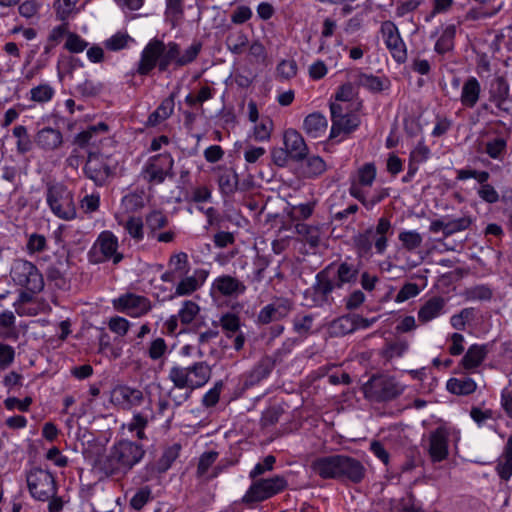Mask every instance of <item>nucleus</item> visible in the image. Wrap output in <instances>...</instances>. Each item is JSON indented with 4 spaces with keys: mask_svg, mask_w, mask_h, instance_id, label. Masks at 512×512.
I'll return each instance as SVG.
<instances>
[{
    "mask_svg": "<svg viewBox=\"0 0 512 512\" xmlns=\"http://www.w3.org/2000/svg\"><path fill=\"white\" fill-rule=\"evenodd\" d=\"M203 48L200 40H194L181 53V46L175 41L165 43L158 38H152L140 52V59L132 70V75L149 76L155 68L159 73L168 71L171 65L181 68L192 64Z\"/></svg>",
    "mask_w": 512,
    "mask_h": 512,
    "instance_id": "nucleus-1",
    "label": "nucleus"
},
{
    "mask_svg": "<svg viewBox=\"0 0 512 512\" xmlns=\"http://www.w3.org/2000/svg\"><path fill=\"white\" fill-rule=\"evenodd\" d=\"M360 267L361 260L356 264L348 260L328 264L316 274L315 282L305 291V297L311 294L314 306L330 305L333 302L331 294L334 290L357 283Z\"/></svg>",
    "mask_w": 512,
    "mask_h": 512,
    "instance_id": "nucleus-2",
    "label": "nucleus"
},
{
    "mask_svg": "<svg viewBox=\"0 0 512 512\" xmlns=\"http://www.w3.org/2000/svg\"><path fill=\"white\" fill-rule=\"evenodd\" d=\"M145 455L141 441L122 438L114 441L108 452L97 460L96 468L106 477L120 479L141 463Z\"/></svg>",
    "mask_w": 512,
    "mask_h": 512,
    "instance_id": "nucleus-3",
    "label": "nucleus"
},
{
    "mask_svg": "<svg viewBox=\"0 0 512 512\" xmlns=\"http://www.w3.org/2000/svg\"><path fill=\"white\" fill-rule=\"evenodd\" d=\"M310 468L323 480H337L344 484H361L367 475L364 464L346 454L317 457L311 462Z\"/></svg>",
    "mask_w": 512,
    "mask_h": 512,
    "instance_id": "nucleus-4",
    "label": "nucleus"
},
{
    "mask_svg": "<svg viewBox=\"0 0 512 512\" xmlns=\"http://www.w3.org/2000/svg\"><path fill=\"white\" fill-rule=\"evenodd\" d=\"M358 87L354 82H345L337 87L333 98L337 102H331L330 114L332 125L330 128H358L361 124L360 110L363 102L358 98Z\"/></svg>",
    "mask_w": 512,
    "mask_h": 512,
    "instance_id": "nucleus-5",
    "label": "nucleus"
},
{
    "mask_svg": "<svg viewBox=\"0 0 512 512\" xmlns=\"http://www.w3.org/2000/svg\"><path fill=\"white\" fill-rule=\"evenodd\" d=\"M406 385L393 375L376 373L370 376L362 385L364 398L371 403H388L399 398L405 391Z\"/></svg>",
    "mask_w": 512,
    "mask_h": 512,
    "instance_id": "nucleus-6",
    "label": "nucleus"
},
{
    "mask_svg": "<svg viewBox=\"0 0 512 512\" xmlns=\"http://www.w3.org/2000/svg\"><path fill=\"white\" fill-rule=\"evenodd\" d=\"M212 369L205 361L194 362L187 367L174 365L170 368L168 378L175 388L198 389L210 380Z\"/></svg>",
    "mask_w": 512,
    "mask_h": 512,
    "instance_id": "nucleus-7",
    "label": "nucleus"
},
{
    "mask_svg": "<svg viewBox=\"0 0 512 512\" xmlns=\"http://www.w3.org/2000/svg\"><path fill=\"white\" fill-rule=\"evenodd\" d=\"M490 107L491 113L499 118L498 122L504 128L512 125V100L510 99V86L504 76H496L490 82Z\"/></svg>",
    "mask_w": 512,
    "mask_h": 512,
    "instance_id": "nucleus-8",
    "label": "nucleus"
},
{
    "mask_svg": "<svg viewBox=\"0 0 512 512\" xmlns=\"http://www.w3.org/2000/svg\"><path fill=\"white\" fill-rule=\"evenodd\" d=\"M46 201L52 213L59 219L70 221L76 218L74 196L65 184L61 182L48 183Z\"/></svg>",
    "mask_w": 512,
    "mask_h": 512,
    "instance_id": "nucleus-9",
    "label": "nucleus"
},
{
    "mask_svg": "<svg viewBox=\"0 0 512 512\" xmlns=\"http://www.w3.org/2000/svg\"><path fill=\"white\" fill-rule=\"evenodd\" d=\"M27 488L31 497L37 501H48L57 494L56 476L48 467L34 466L26 472Z\"/></svg>",
    "mask_w": 512,
    "mask_h": 512,
    "instance_id": "nucleus-10",
    "label": "nucleus"
},
{
    "mask_svg": "<svg viewBox=\"0 0 512 512\" xmlns=\"http://www.w3.org/2000/svg\"><path fill=\"white\" fill-rule=\"evenodd\" d=\"M288 487L287 479L282 475H274L270 478L254 479L241 502L249 507L256 503L268 500L283 492Z\"/></svg>",
    "mask_w": 512,
    "mask_h": 512,
    "instance_id": "nucleus-11",
    "label": "nucleus"
},
{
    "mask_svg": "<svg viewBox=\"0 0 512 512\" xmlns=\"http://www.w3.org/2000/svg\"><path fill=\"white\" fill-rule=\"evenodd\" d=\"M450 437L455 442L459 441L460 430L447 422L441 423L429 433L427 453L432 463H440L448 458Z\"/></svg>",
    "mask_w": 512,
    "mask_h": 512,
    "instance_id": "nucleus-12",
    "label": "nucleus"
},
{
    "mask_svg": "<svg viewBox=\"0 0 512 512\" xmlns=\"http://www.w3.org/2000/svg\"><path fill=\"white\" fill-rule=\"evenodd\" d=\"M118 247L117 236L112 231L104 230L98 235L93 247L88 251V260L92 264L112 261L114 265H117L124 259V255L118 251Z\"/></svg>",
    "mask_w": 512,
    "mask_h": 512,
    "instance_id": "nucleus-13",
    "label": "nucleus"
},
{
    "mask_svg": "<svg viewBox=\"0 0 512 512\" xmlns=\"http://www.w3.org/2000/svg\"><path fill=\"white\" fill-rule=\"evenodd\" d=\"M174 159L170 153L151 156L143 165L140 177L150 186L164 183L166 178H174Z\"/></svg>",
    "mask_w": 512,
    "mask_h": 512,
    "instance_id": "nucleus-14",
    "label": "nucleus"
},
{
    "mask_svg": "<svg viewBox=\"0 0 512 512\" xmlns=\"http://www.w3.org/2000/svg\"><path fill=\"white\" fill-rule=\"evenodd\" d=\"M118 162L110 155L89 152L83 171L97 186H103L115 174Z\"/></svg>",
    "mask_w": 512,
    "mask_h": 512,
    "instance_id": "nucleus-15",
    "label": "nucleus"
},
{
    "mask_svg": "<svg viewBox=\"0 0 512 512\" xmlns=\"http://www.w3.org/2000/svg\"><path fill=\"white\" fill-rule=\"evenodd\" d=\"M10 274L14 283L23 289L41 292L44 288L43 275L38 267L28 260H15Z\"/></svg>",
    "mask_w": 512,
    "mask_h": 512,
    "instance_id": "nucleus-16",
    "label": "nucleus"
},
{
    "mask_svg": "<svg viewBox=\"0 0 512 512\" xmlns=\"http://www.w3.org/2000/svg\"><path fill=\"white\" fill-rule=\"evenodd\" d=\"M113 308L132 318L142 317L152 309L149 298L132 292H127L112 300Z\"/></svg>",
    "mask_w": 512,
    "mask_h": 512,
    "instance_id": "nucleus-17",
    "label": "nucleus"
},
{
    "mask_svg": "<svg viewBox=\"0 0 512 512\" xmlns=\"http://www.w3.org/2000/svg\"><path fill=\"white\" fill-rule=\"evenodd\" d=\"M383 42L397 64L407 60V46L397 25L390 20L384 21L380 28Z\"/></svg>",
    "mask_w": 512,
    "mask_h": 512,
    "instance_id": "nucleus-18",
    "label": "nucleus"
},
{
    "mask_svg": "<svg viewBox=\"0 0 512 512\" xmlns=\"http://www.w3.org/2000/svg\"><path fill=\"white\" fill-rule=\"evenodd\" d=\"M294 308L290 298L278 297L273 302L261 308L257 315L256 322L260 325H267L272 322L286 318Z\"/></svg>",
    "mask_w": 512,
    "mask_h": 512,
    "instance_id": "nucleus-19",
    "label": "nucleus"
},
{
    "mask_svg": "<svg viewBox=\"0 0 512 512\" xmlns=\"http://www.w3.org/2000/svg\"><path fill=\"white\" fill-rule=\"evenodd\" d=\"M144 401L143 392L127 384H118L111 391V402L123 410L140 406Z\"/></svg>",
    "mask_w": 512,
    "mask_h": 512,
    "instance_id": "nucleus-20",
    "label": "nucleus"
},
{
    "mask_svg": "<svg viewBox=\"0 0 512 512\" xmlns=\"http://www.w3.org/2000/svg\"><path fill=\"white\" fill-rule=\"evenodd\" d=\"M275 366V360H273L271 356L262 357L252 369L244 375L242 389L247 390L258 385L261 381L270 376Z\"/></svg>",
    "mask_w": 512,
    "mask_h": 512,
    "instance_id": "nucleus-21",
    "label": "nucleus"
},
{
    "mask_svg": "<svg viewBox=\"0 0 512 512\" xmlns=\"http://www.w3.org/2000/svg\"><path fill=\"white\" fill-rule=\"evenodd\" d=\"M438 35L436 42L434 44V52L437 55L445 56L448 53H451L455 49V40L457 35V25L454 23H449L441 26V29H436L431 33V38Z\"/></svg>",
    "mask_w": 512,
    "mask_h": 512,
    "instance_id": "nucleus-22",
    "label": "nucleus"
},
{
    "mask_svg": "<svg viewBox=\"0 0 512 512\" xmlns=\"http://www.w3.org/2000/svg\"><path fill=\"white\" fill-rule=\"evenodd\" d=\"M156 418L155 412L153 411L151 400H149L148 406H145L141 411L133 413L131 420L126 424L129 432L135 433L138 441L147 440L145 429L149 422Z\"/></svg>",
    "mask_w": 512,
    "mask_h": 512,
    "instance_id": "nucleus-23",
    "label": "nucleus"
},
{
    "mask_svg": "<svg viewBox=\"0 0 512 512\" xmlns=\"http://www.w3.org/2000/svg\"><path fill=\"white\" fill-rule=\"evenodd\" d=\"M297 171L299 177L308 180H315L321 177L327 170V164L319 155L304 156L299 160Z\"/></svg>",
    "mask_w": 512,
    "mask_h": 512,
    "instance_id": "nucleus-24",
    "label": "nucleus"
},
{
    "mask_svg": "<svg viewBox=\"0 0 512 512\" xmlns=\"http://www.w3.org/2000/svg\"><path fill=\"white\" fill-rule=\"evenodd\" d=\"M283 144L290 154L292 162H299L309 152L308 146L298 130H284Z\"/></svg>",
    "mask_w": 512,
    "mask_h": 512,
    "instance_id": "nucleus-25",
    "label": "nucleus"
},
{
    "mask_svg": "<svg viewBox=\"0 0 512 512\" xmlns=\"http://www.w3.org/2000/svg\"><path fill=\"white\" fill-rule=\"evenodd\" d=\"M212 290L218 292L221 296L237 297L243 295L247 287L244 282L231 275L218 276L212 283Z\"/></svg>",
    "mask_w": 512,
    "mask_h": 512,
    "instance_id": "nucleus-26",
    "label": "nucleus"
},
{
    "mask_svg": "<svg viewBox=\"0 0 512 512\" xmlns=\"http://www.w3.org/2000/svg\"><path fill=\"white\" fill-rule=\"evenodd\" d=\"M490 347L491 343L470 345L459 362V367L468 372L476 370L486 359Z\"/></svg>",
    "mask_w": 512,
    "mask_h": 512,
    "instance_id": "nucleus-27",
    "label": "nucleus"
},
{
    "mask_svg": "<svg viewBox=\"0 0 512 512\" xmlns=\"http://www.w3.org/2000/svg\"><path fill=\"white\" fill-rule=\"evenodd\" d=\"M353 79L358 88L362 87L373 94L381 93L390 87V81L387 77L366 73L361 69L355 71Z\"/></svg>",
    "mask_w": 512,
    "mask_h": 512,
    "instance_id": "nucleus-28",
    "label": "nucleus"
},
{
    "mask_svg": "<svg viewBox=\"0 0 512 512\" xmlns=\"http://www.w3.org/2000/svg\"><path fill=\"white\" fill-rule=\"evenodd\" d=\"M181 448V444L179 443H174L171 446L166 447L156 463L150 462L145 466V471L147 473L156 472L158 474L167 472L179 457Z\"/></svg>",
    "mask_w": 512,
    "mask_h": 512,
    "instance_id": "nucleus-29",
    "label": "nucleus"
},
{
    "mask_svg": "<svg viewBox=\"0 0 512 512\" xmlns=\"http://www.w3.org/2000/svg\"><path fill=\"white\" fill-rule=\"evenodd\" d=\"M217 183L220 193L225 197H230L239 190L238 174L232 167L217 169Z\"/></svg>",
    "mask_w": 512,
    "mask_h": 512,
    "instance_id": "nucleus-30",
    "label": "nucleus"
},
{
    "mask_svg": "<svg viewBox=\"0 0 512 512\" xmlns=\"http://www.w3.org/2000/svg\"><path fill=\"white\" fill-rule=\"evenodd\" d=\"M445 307V300L441 296H433L429 298L418 311V321L426 324L440 316Z\"/></svg>",
    "mask_w": 512,
    "mask_h": 512,
    "instance_id": "nucleus-31",
    "label": "nucleus"
},
{
    "mask_svg": "<svg viewBox=\"0 0 512 512\" xmlns=\"http://www.w3.org/2000/svg\"><path fill=\"white\" fill-rule=\"evenodd\" d=\"M495 472L500 480L508 482L512 477V435L504 445L503 452L497 460Z\"/></svg>",
    "mask_w": 512,
    "mask_h": 512,
    "instance_id": "nucleus-32",
    "label": "nucleus"
},
{
    "mask_svg": "<svg viewBox=\"0 0 512 512\" xmlns=\"http://www.w3.org/2000/svg\"><path fill=\"white\" fill-rule=\"evenodd\" d=\"M481 93V85L474 76H469L463 83L460 102L465 108L476 106Z\"/></svg>",
    "mask_w": 512,
    "mask_h": 512,
    "instance_id": "nucleus-33",
    "label": "nucleus"
},
{
    "mask_svg": "<svg viewBox=\"0 0 512 512\" xmlns=\"http://www.w3.org/2000/svg\"><path fill=\"white\" fill-rule=\"evenodd\" d=\"M377 169L373 162L364 163L356 171L354 177L350 178V186H356L358 189L362 187H371L376 179Z\"/></svg>",
    "mask_w": 512,
    "mask_h": 512,
    "instance_id": "nucleus-34",
    "label": "nucleus"
},
{
    "mask_svg": "<svg viewBox=\"0 0 512 512\" xmlns=\"http://www.w3.org/2000/svg\"><path fill=\"white\" fill-rule=\"evenodd\" d=\"M69 257L58 259L55 263L48 266L46 276L48 281L53 282L54 285L63 289L67 285L66 273L68 268Z\"/></svg>",
    "mask_w": 512,
    "mask_h": 512,
    "instance_id": "nucleus-35",
    "label": "nucleus"
},
{
    "mask_svg": "<svg viewBox=\"0 0 512 512\" xmlns=\"http://www.w3.org/2000/svg\"><path fill=\"white\" fill-rule=\"evenodd\" d=\"M349 194L354 199L358 200L367 210H371L374 206L382 202L389 196L388 188H380L375 191L371 198H366V195L362 189L356 188V186H350Z\"/></svg>",
    "mask_w": 512,
    "mask_h": 512,
    "instance_id": "nucleus-36",
    "label": "nucleus"
},
{
    "mask_svg": "<svg viewBox=\"0 0 512 512\" xmlns=\"http://www.w3.org/2000/svg\"><path fill=\"white\" fill-rule=\"evenodd\" d=\"M200 312V306L192 301V300H185L182 304V307L180 308L178 312V317L180 320L181 325H189L193 323V321H196L195 323V330L200 329L201 326H204V321H198L197 316Z\"/></svg>",
    "mask_w": 512,
    "mask_h": 512,
    "instance_id": "nucleus-37",
    "label": "nucleus"
},
{
    "mask_svg": "<svg viewBox=\"0 0 512 512\" xmlns=\"http://www.w3.org/2000/svg\"><path fill=\"white\" fill-rule=\"evenodd\" d=\"M390 506L392 512H426L423 504L417 500L412 491H409L406 497L399 500L391 499Z\"/></svg>",
    "mask_w": 512,
    "mask_h": 512,
    "instance_id": "nucleus-38",
    "label": "nucleus"
},
{
    "mask_svg": "<svg viewBox=\"0 0 512 512\" xmlns=\"http://www.w3.org/2000/svg\"><path fill=\"white\" fill-rule=\"evenodd\" d=\"M63 142L61 130H38L35 143L43 150H54Z\"/></svg>",
    "mask_w": 512,
    "mask_h": 512,
    "instance_id": "nucleus-39",
    "label": "nucleus"
},
{
    "mask_svg": "<svg viewBox=\"0 0 512 512\" xmlns=\"http://www.w3.org/2000/svg\"><path fill=\"white\" fill-rule=\"evenodd\" d=\"M446 389L454 395L466 396L476 391L477 384L470 377L450 378L446 383Z\"/></svg>",
    "mask_w": 512,
    "mask_h": 512,
    "instance_id": "nucleus-40",
    "label": "nucleus"
},
{
    "mask_svg": "<svg viewBox=\"0 0 512 512\" xmlns=\"http://www.w3.org/2000/svg\"><path fill=\"white\" fill-rule=\"evenodd\" d=\"M356 331L352 313L340 316L329 324V333L332 337H343Z\"/></svg>",
    "mask_w": 512,
    "mask_h": 512,
    "instance_id": "nucleus-41",
    "label": "nucleus"
},
{
    "mask_svg": "<svg viewBox=\"0 0 512 512\" xmlns=\"http://www.w3.org/2000/svg\"><path fill=\"white\" fill-rule=\"evenodd\" d=\"M15 321L13 312L6 310L0 313V339L16 341L19 338Z\"/></svg>",
    "mask_w": 512,
    "mask_h": 512,
    "instance_id": "nucleus-42",
    "label": "nucleus"
},
{
    "mask_svg": "<svg viewBox=\"0 0 512 512\" xmlns=\"http://www.w3.org/2000/svg\"><path fill=\"white\" fill-rule=\"evenodd\" d=\"M146 227L148 230V237L156 236V233L167 227L169 219L162 210H152L145 216Z\"/></svg>",
    "mask_w": 512,
    "mask_h": 512,
    "instance_id": "nucleus-43",
    "label": "nucleus"
},
{
    "mask_svg": "<svg viewBox=\"0 0 512 512\" xmlns=\"http://www.w3.org/2000/svg\"><path fill=\"white\" fill-rule=\"evenodd\" d=\"M175 108L174 95L171 94L163 99L156 110L149 116V122L153 125L158 124L170 117Z\"/></svg>",
    "mask_w": 512,
    "mask_h": 512,
    "instance_id": "nucleus-44",
    "label": "nucleus"
},
{
    "mask_svg": "<svg viewBox=\"0 0 512 512\" xmlns=\"http://www.w3.org/2000/svg\"><path fill=\"white\" fill-rule=\"evenodd\" d=\"M373 228H368L364 232L353 237V243L359 258L366 257L372 249Z\"/></svg>",
    "mask_w": 512,
    "mask_h": 512,
    "instance_id": "nucleus-45",
    "label": "nucleus"
},
{
    "mask_svg": "<svg viewBox=\"0 0 512 512\" xmlns=\"http://www.w3.org/2000/svg\"><path fill=\"white\" fill-rule=\"evenodd\" d=\"M154 500V495L150 486H142L134 493L129 500V506L135 511L142 510L148 503Z\"/></svg>",
    "mask_w": 512,
    "mask_h": 512,
    "instance_id": "nucleus-46",
    "label": "nucleus"
},
{
    "mask_svg": "<svg viewBox=\"0 0 512 512\" xmlns=\"http://www.w3.org/2000/svg\"><path fill=\"white\" fill-rule=\"evenodd\" d=\"M315 320L313 314H297L294 316L292 324L293 331L302 337H307L312 334V328Z\"/></svg>",
    "mask_w": 512,
    "mask_h": 512,
    "instance_id": "nucleus-47",
    "label": "nucleus"
},
{
    "mask_svg": "<svg viewBox=\"0 0 512 512\" xmlns=\"http://www.w3.org/2000/svg\"><path fill=\"white\" fill-rule=\"evenodd\" d=\"M184 1L185 0H165V17L173 28H175L179 21L184 16Z\"/></svg>",
    "mask_w": 512,
    "mask_h": 512,
    "instance_id": "nucleus-48",
    "label": "nucleus"
},
{
    "mask_svg": "<svg viewBox=\"0 0 512 512\" xmlns=\"http://www.w3.org/2000/svg\"><path fill=\"white\" fill-rule=\"evenodd\" d=\"M463 295L468 301H490L493 297V291L487 284H478L466 288Z\"/></svg>",
    "mask_w": 512,
    "mask_h": 512,
    "instance_id": "nucleus-49",
    "label": "nucleus"
},
{
    "mask_svg": "<svg viewBox=\"0 0 512 512\" xmlns=\"http://www.w3.org/2000/svg\"><path fill=\"white\" fill-rule=\"evenodd\" d=\"M200 288V283L195 276H187L177 284L175 292L170 295L169 299H174L180 296H189Z\"/></svg>",
    "mask_w": 512,
    "mask_h": 512,
    "instance_id": "nucleus-50",
    "label": "nucleus"
},
{
    "mask_svg": "<svg viewBox=\"0 0 512 512\" xmlns=\"http://www.w3.org/2000/svg\"><path fill=\"white\" fill-rule=\"evenodd\" d=\"M476 316V309L473 307L463 308L459 313L453 314L450 317L451 326L458 331H464L467 323L474 320Z\"/></svg>",
    "mask_w": 512,
    "mask_h": 512,
    "instance_id": "nucleus-51",
    "label": "nucleus"
},
{
    "mask_svg": "<svg viewBox=\"0 0 512 512\" xmlns=\"http://www.w3.org/2000/svg\"><path fill=\"white\" fill-rule=\"evenodd\" d=\"M75 89L83 97H96L103 92L104 84L98 80L85 79L78 83Z\"/></svg>",
    "mask_w": 512,
    "mask_h": 512,
    "instance_id": "nucleus-52",
    "label": "nucleus"
},
{
    "mask_svg": "<svg viewBox=\"0 0 512 512\" xmlns=\"http://www.w3.org/2000/svg\"><path fill=\"white\" fill-rule=\"evenodd\" d=\"M502 5L492 6V7H472L470 8L466 14L464 19L466 21H478L481 19H487L495 16L501 9Z\"/></svg>",
    "mask_w": 512,
    "mask_h": 512,
    "instance_id": "nucleus-53",
    "label": "nucleus"
},
{
    "mask_svg": "<svg viewBox=\"0 0 512 512\" xmlns=\"http://www.w3.org/2000/svg\"><path fill=\"white\" fill-rule=\"evenodd\" d=\"M408 343L406 341H391L385 344L380 355L386 361H390L395 357H402L408 350Z\"/></svg>",
    "mask_w": 512,
    "mask_h": 512,
    "instance_id": "nucleus-54",
    "label": "nucleus"
},
{
    "mask_svg": "<svg viewBox=\"0 0 512 512\" xmlns=\"http://www.w3.org/2000/svg\"><path fill=\"white\" fill-rule=\"evenodd\" d=\"M55 95V89L48 83H42L30 90V99L37 103H47Z\"/></svg>",
    "mask_w": 512,
    "mask_h": 512,
    "instance_id": "nucleus-55",
    "label": "nucleus"
},
{
    "mask_svg": "<svg viewBox=\"0 0 512 512\" xmlns=\"http://www.w3.org/2000/svg\"><path fill=\"white\" fill-rule=\"evenodd\" d=\"M125 231L136 242L144 239V224L140 217L130 216L124 224Z\"/></svg>",
    "mask_w": 512,
    "mask_h": 512,
    "instance_id": "nucleus-56",
    "label": "nucleus"
},
{
    "mask_svg": "<svg viewBox=\"0 0 512 512\" xmlns=\"http://www.w3.org/2000/svg\"><path fill=\"white\" fill-rule=\"evenodd\" d=\"M298 66L295 60L282 59L276 66V74L280 81H288L297 75Z\"/></svg>",
    "mask_w": 512,
    "mask_h": 512,
    "instance_id": "nucleus-57",
    "label": "nucleus"
},
{
    "mask_svg": "<svg viewBox=\"0 0 512 512\" xmlns=\"http://www.w3.org/2000/svg\"><path fill=\"white\" fill-rule=\"evenodd\" d=\"M220 325L228 338L239 331L241 327L240 317L232 312L223 314L220 318Z\"/></svg>",
    "mask_w": 512,
    "mask_h": 512,
    "instance_id": "nucleus-58",
    "label": "nucleus"
},
{
    "mask_svg": "<svg viewBox=\"0 0 512 512\" xmlns=\"http://www.w3.org/2000/svg\"><path fill=\"white\" fill-rule=\"evenodd\" d=\"M249 39L246 34L239 32L236 35H230L226 39L228 50L235 55H241L248 46Z\"/></svg>",
    "mask_w": 512,
    "mask_h": 512,
    "instance_id": "nucleus-59",
    "label": "nucleus"
},
{
    "mask_svg": "<svg viewBox=\"0 0 512 512\" xmlns=\"http://www.w3.org/2000/svg\"><path fill=\"white\" fill-rule=\"evenodd\" d=\"M47 249V239L44 235L38 233H32L29 235L26 243V251L28 254L33 255L36 253H41Z\"/></svg>",
    "mask_w": 512,
    "mask_h": 512,
    "instance_id": "nucleus-60",
    "label": "nucleus"
},
{
    "mask_svg": "<svg viewBox=\"0 0 512 512\" xmlns=\"http://www.w3.org/2000/svg\"><path fill=\"white\" fill-rule=\"evenodd\" d=\"M168 265L173 267V271L180 276L187 275L189 272V260L186 252L172 254L169 258Z\"/></svg>",
    "mask_w": 512,
    "mask_h": 512,
    "instance_id": "nucleus-61",
    "label": "nucleus"
},
{
    "mask_svg": "<svg viewBox=\"0 0 512 512\" xmlns=\"http://www.w3.org/2000/svg\"><path fill=\"white\" fill-rule=\"evenodd\" d=\"M28 130H12V138L16 141L17 151L20 154L29 152L33 147V142Z\"/></svg>",
    "mask_w": 512,
    "mask_h": 512,
    "instance_id": "nucleus-62",
    "label": "nucleus"
},
{
    "mask_svg": "<svg viewBox=\"0 0 512 512\" xmlns=\"http://www.w3.org/2000/svg\"><path fill=\"white\" fill-rule=\"evenodd\" d=\"M223 386V381L218 380L214 383V386L204 394L202 398V405L205 408H212L219 402Z\"/></svg>",
    "mask_w": 512,
    "mask_h": 512,
    "instance_id": "nucleus-63",
    "label": "nucleus"
},
{
    "mask_svg": "<svg viewBox=\"0 0 512 512\" xmlns=\"http://www.w3.org/2000/svg\"><path fill=\"white\" fill-rule=\"evenodd\" d=\"M398 238L408 251L417 249L422 243V237L417 231H402Z\"/></svg>",
    "mask_w": 512,
    "mask_h": 512,
    "instance_id": "nucleus-64",
    "label": "nucleus"
}]
</instances>
